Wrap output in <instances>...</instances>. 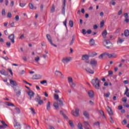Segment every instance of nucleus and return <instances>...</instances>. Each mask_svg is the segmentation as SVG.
Listing matches in <instances>:
<instances>
[{"mask_svg": "<svg viewBox=\"0 0 129 129\" xmlns=\"http://www.w3.org/2000/svg\"><path fill=\"white\" fill-rule=\"evenodd\" d=\"M6 45H7V46H8V47H11V42H7L6 43Z\"/></svg>", "mask_w": 129, "mask_h": 129, "instance_id": "774afa93", "label": "nucleus"}, {"mask_svg": "<svg viewBox=\"0 0 129 129\" xmlns=\"http://www.w3.org/2000/svg\"><path fill=\"white\" fill-rule=\"evenodd\" d=\"M19 6H20V7H21V8H24V7H25L26 4H24L23 3H20Z\"/></svg>", "mask_w": 129, "mask_h": 129, "instance_id": "680f3d73", "label": "nucleus"}, {"mask_svg": "<svg viewBox=\"0 0 129 129\" xmlns=\"http://www.w3.org/2000/svg\"><path fill=\"white\" fill-rule=\"evenodd\" d=\"M10 84H11L12 87L15 88L14 87L18 86V84L16 81H14L13 80H10Z\"/></svg>", "mask_w": 129, "mask_h": 129, "instance_id": "6e6552de", "label": "nucleus"}, {"mask_svg": "<svg viewBox=\"0 0 129 129\" xmlns=\"http://www.w3.org/2000/svg\"><path fill=\"white\" fill-rule=\"evenodd\" d=\"M124 36H125V37H128V36H129V30H125L124 31Z\"/></svg>", "mask_w": 129, "mask_h": 129, "instance_id": "c85d7f7f", "label": "nucleus"}, {"mask_svg": "<svg viewBox=\"0 0 129 129\" xmlns=\"http://www.w3.org/2000/svg\"><path fill=\"white\" fill-rule=\"evenodd\" d=\"M8 18H12V13L11 12H9L7 15Z\"/></svg>", "mask_w": 129, "mask_h": 129, "instance_id": "052dcab7", "label": "nucleus"}, {"mask_svg": "<svg viewBox=\"0 0 129 129\" xmlns=\"http://www.w3.org/2000/svg\"><path fill=\"white\" fill-rule=\"evenodd\" d=\"M107 56L109 58H111V53H109L108 52H105V55Z\"/></svg>", "mask_w": 129, "mask_h": 129, "instance_id": "37998d69", "label": "nucleus"}, {"mask_svg": "<svg viewBox=\"0 0 129 129\" xmlns=\"http://www.w3.org/2000/svg\"><path fill=\"white\" fill-rule=\"evenodd\" d=\"M99 112L101 115H102L103 118H105V115H104V112L102 110H100Z\"/></svg>", "mask_w": 129, "mask_h": 129, "instance_id": "473e14b6", "label": "nucleus"}, {"mask_svg": "<svg viewBox=\"0 0 129 129\" xmlns=\"http://www.w3.org/2000/svg\"><path fill=\"white\" fill-rule=\"evenodd\" d=\"M70 60H71V57H66V58H63L61 61L64 64H66V63H68V62H70Z\"/></svg>", "mask_w": 129, "mask_h": 129, "instance_id": "1a4fd4ad", "label": "nucleus"}, {"mask_svg": "<svg viewBox=\"0 0 129 129\" xmlns=\"http://www.w3.org/2000/svg\"><path fill=\"white\" fill-rule=\"evenodd\" d=\"M30 110H31V111L32 112V114L34 115L36 114V112H35V109H34L33 108H29Z\"/></svg>", "mask_w": 129, "mask_h": 129, "instance_id": "4c0bfd02", "label": "nucleus"}, {"mask_svg": "<svg viewBox=\"0 0 129 129\" xmlns=\"http://www.w3.org/2000/svg\"><path fill=\"white\" fill-rule=\"evenodd\" d=\"M123 42H124V39L119 37L118 38L117 44H122Z\"/></svg>", "mask_w": 129, "mask_h": 129, "instance_id": "4be33fe9", "label": "nucleus"}, {"mask_svg": "<svg viewBox=\"0 0 129 129\" xmlns=\"http://www.w3.org/2000/svg\"><path fill=\"white\" fill-rule=\"evenodd\" d=\"M104 56H105V52H104V53H102L101 54H100L98 56V58H99V59H102L103 58Z\"/></svg>", "mask_w": 129, "mask_h": 129, "instance_id": "f704fd0d", "label": "nucleus"}, {"mask_svg": "<svg viewBox=\"0 0 129 129\" xmlns=\"http://www.w3.org/2000/svg\"><path fill=\"white\" fill-rule=\"evenodd\" d=\"M109 120L111 123H114V121L113 120V119H112V117H110Z\"/></svg>", "mask_w": 129, "mask_h": 129, "instance_id": "8fccbe9b", "label": "nucleus"}, {"mask_svg": "<svg viewBox=\"0 0 129 129\" xmlns=\"http://www.w3.org/2000/svg\"><path fill=\"white\" fill-rule=\"evenodd\" d=\"M14 4L15 3H14V1H11V4H10V7H14Z\"/></svg>", "mask_w": 129, "mask_h": 129, "instance_id": "338daca9", "label": "nucleus"}, {"mask_svg": "<svg viewBox=\"0 0 129 129\" xmlns=\"http://www.w3.org/2000/svg\"><path fill=\"white\" fill-rule=\"evenodd\" d=\"M53 106L56 109H59V104L57 102H55L53 103Z\"/></svg>", "mask_w": 129, "mask_h": 129, "instance_id": "cd10ccee", "label": "nucleus"}, {"mask_svg": "<svg viewBox=\"0 0 129 129\" xmlns=\"http://www.w3.org/2000/svg\"><path fill=\"white\" fill-rule=\"evenodd\" d=\"M85 70L88 73H90V74H94V71L91 70V69L89 68H86Z\"/></svg>", "mask_w": 129, "mask_h": 129, "instance_id": "ddd939ff", "label": "nucleus"}, {"mask_svg": "<svg viewBox=\"0 0 129 129\" xmlns=\"http://www.w3.org/2000/svg\"><path fill=\"white\" fill-rule=\"evenodd\" d=\"M86 33H87V32H86V30H85V29H83L82 30V33L84 35H86Z\"/></svg>", "mask_w": 129, "mask_h": 129, "instance_id": "0e129e2a", "label": "nucleus"}, {"mask_svg": "<svg viewBox=\"0 0 129 129\" xmlns=\"http://www.w3.org/2000/svg\"><path fill=\"white\" fill-rule=\"evenodd\" d=\"M82 60L86 61V63H89V56L87 54H84L82 57Z\"/></svg>", "mask_w": 129, "mask_h": 129, "instance_id": "39448f33", "label": "nucleus"}, {"mask_svg": "<svg viewBox=\"0 0 129 129\" xmlns=\"http://www.w3.org/2000/svg\"><path fill=\"white\" fill-rule=\"evenodd\" d=\"M2 14V16H6V10L3 9Z\"/></svg>", "mask_w": 129, "mask_h": 129, "instance_id": "5fc2aeb1", "label": "nucleus"}, {"mask_svg": "<svg viewBox=\"0 0 129 129\" xmlns=\"http://www.w3.org/2000/svg\"><path fill=\"white\" fill-rule=\"evenodd\" d=\"M91 83L96 89H99L100 85L99 84V80H98V78H96L95 79L92 80Z\"/></svg>", "mask_w": 129, "mask_h": 129, "instance_id": "f257e3e1", "label": "nucleus"}, {"mask_svg": "<svg viewBox=\"0 0 129 129\" xmlns=\"http://www.w3.org/2000/svg\"><path fill=\"white\" fill-rule=\"evenodd\" d=\"M90 45L91 46H94V44H95V41H94V39H91L90 40Z\"/></svg>", "mask_w": 129, "mask_h": 129, "instance_id": "bb28decb", "label": "nucleus"}, {"mask_svg": "<svg viewBox=\"0 0 129 129\" xmlns=\"http://www.w3.org/2000/svg\"><path fill=\"white\" fill-rule=\"evenodd\" d=\"M10 27L11 28H15V22H12L10 24Z\"/></svg>", "mask_w": 129, "mask_h": 129, "instance_id": "13d9d810", "label": "nucleus"}, {"mask_svg": "<svg viewBox=\"0 0 129 129\" xmlns=\"http://www.w3.org/2000/svg\"><path fill=\"white\" fill-rule=\"evenodd\" d=\"M72 112L74 116H79V109L76 108L75 111L73 110Z\"/></svg>", "mask_w": 129, "mask_h": 129, "instance_id": "423d86ee", "label": "nucleus"}, {"mask_svg": "<svg viewBox=\"0 0 129 129\" xmlns=\"http://www.w3.org/2000/svg\"><path fill=\"white\" fill-rule=\"evenodd\" d=\"M55 75H62V73L60 71H56Z\"/></svg>", "mask_w": 129, "mask_h": 129, "instance_id": "79ce46f5", "label": "nucleus"}, {"mask_svg": "<svg viewBox=\"0 0 129 129\" xmlns=\"http://www.w3.org/2000/svg\"><path fill=\"white\" fill-rule=\"evenodd\" d=\"M104 26V21L102 20L100 23V28H103Z\"/></svg>", "mask_w": 129, "mask_h": 129, "instance_id": "c03bdc74", "label": "nucleus"}, {"mask_svg": "<svg viewBox=\"0 0 129 129\" xmlns=\"http://www.w3.org/2000/svg\"><path fill=\"white\" fill-rule=\"evenodd\" d=\"M50 12L51 13H54V12H55V7L54 6H52V7L51 9Z\"/></svg>", "mask_w": 129, "mask_h": 129, "instance_id": "de8ad7c7", "label": "nucleus"}, {"mask_svg": "<svg viewBox=\"0 0 129 129\" xmlns=\"http://www.w3.org/2000/svg\"><path fill=\"white\" fill-rule=\"evenodd\" d=\"M41 100V97H40V96H39V95H37V96L36 97V98L35 99V101H36V102H39L40 100Z\"/></svg>", "mask_w": 129, "mask_h": 129, "instance_id": "c756f323", "label": "nucleus"}, {"mask_svg": "<svg viewBox=\"0 0 129 129\" xmlns=\"http://www.w3.org/2000/svg\"><path fill=\"white\" fill-rule=\"evenodd\" d=\"M122 101H123V102H126V101H127V99L126 97L122 98Z\"/></svg>", "mask_w": 129, "mask_h": 129, "instance_id": "603ef678", "label": "nucleus"}, {"mask_svg": "<svg viewBox=\"0 0 129 129\" xmlns=\"http://www.w3.org/2000/svg\"><path fill=\"white\" fill-rule=\"evenodd\" d=\"M35 61H36V62H38V61H40V57L37 56L36 57H35Z\"/></svg>", "mask_w": 129, "mask_h": 129, "instance_id": "6e6d98bb", "label": "nucleus"}, {"mask_svg": "<svg viewBox=\"0 0 129 129\" xmlns=\"http://www.w3.org/2000/svg\"><path fill=\"white\" fill-rule=\"evenodd\" d=\"M29 7L30 10H37V7L34 6V5L32 3L29 4Z\"/></svg>", "mask_w": 129, "mask_h": 129, "instance_id": "aec40b11", "label": "nucleus"}, {"mask_svg": "<svg viewBox=\"0 0 129 129\" xmlns=\"http://www.w3.org/2000/svg\"><path fill=\"white\" fill-rule=\"evenodd\" d=\"M90 64L92 66L93 69H94L97 65V60L95 59H92L90 60Z\"/></svg>", "mask_w": 129, "mask_h": 129, "instance_id": "f03ea898", "label": "nucleus"}, {"mask_svg": "<svg viewBox=\"0 0 129 129\" xmlns=\"http://www.w3.org/2000/svg\"><path fill=\"white\" fill-rule=\"evenodd\" d=\"M8 38L14 44L15 43V34H12L8 36Z\"/></svg>", "mask_w": 129, "mask_h": 129, "instance_id": "0eeeda50", "label": "nucleus"}, {"mask_svg": "<svg viewBox=\"0 0 129 129\" xmlns=\"http://www.w3.org/2000/svg\"><path fill=\"white\" fill-rule=\"evenodd\" d=\"M107 112L108 113V114L110 115H113V113L112 112V110L111 109V108L109 106H107Z\"/></svg>", "mask_w": 129, "mask_h": 129, "instance_id": "f3484780", "label": "nucleus"}, {"mask_svg": "<svg viewBox=\"0 0 129 129\" xmlns=\"http://www.w3.org/2000/svg\"><path fill=\"white\" fill-rule=\"evenodd\" d=\"M69 123L71 127H74V124H73V121H72V120H69Z\"/></svg>", "mask_w": 129, "mask_h": 129, "instance_id": "c9c22d12", "label": "nucleus"}, {"mask_svg": "<svg viewBox=\"0 0 129 129\" xmlns=\"http://www.w3.org/2000/svg\"><path fill=\"white\" fill-rule=\"evenodd\" d=\"M51 109V102L48 101L46 103V110L49 111Z\"/></svg>", "mask_w": 129, "mask_h": 129, "instance_id": "dca6fc26", "label": "nucleus"}, {"mask_svg": "<svg viewBox=\"0 0 129 129\" xmlns=\"http://www.w3.org/2000/svg\"><path fill=\"white\" fill-rule=\"evenodd\" d=\"M1 74L2 75H5V76H7V75H9V74L8 73V72L6 71L5 70H2L0 71Z\"/></svg>", "mask_w": 129, "mask_h": 129, "instance_id": "a211bd4d", "label": "nucleus"}, {"mask_svg": "<svg viewBox=\"0 0 129 129\" xmlns=\"http://www.w3.org/2000/svg\"><path fill=\"white\" fill-rule=\"evenodd\" d=\"M29 97H30V99H32V97H34V95H35V93L32 91H29L27 92Z\"/></svg>", "mask_w": 129, "mask_h": 129, "instance_id": "f8f14e48", "label": "nucleus"}, {"mask_svg": "<svg viewBox=\"0 0 129 129\" xmlns=\"http://www.w3.org/2000/svg\"><path fill=\"white\" fill-rule=\"evenodd\" d=\"M14 20H16L17 21H19V20H20V17H19L18 15L16 16L15 17Z\"/></svg>", "mask_w": 129, "mask_h": 129, "instance_id": "4d7b16f0", "label": "nucleus"}, {"mask_svg": "<svg viewBox=\"0 0 129 129\" xmlns=\"http://www.w3.org/2000/svg\"><path fill=\"white\" fill-rule=\"evenodd\" d=\"M74 25V24L73 23V21L71 20L69 21V25H70V27H71V28H73Z\"/></svg>", "mask_w": 129, "mask_h": 129, "instance_id": "58836bf2", "label": "nucleus"}, {"mask_svg": "<svg viewBox=\"0 0 129 129\" xmlns=\"http://www.w3.org/2000/svg\"><path fill=\"white\" fill-rule=\"evenodd\" d=\"M7 105L8 106H13L15 107V105H14V104L11 103V102H7Z\"/></svg>", "mask_w": 129, "mask_h": 129, "instance_id": "a18cd8bd", "label": "nucleus"}, {"mask_svg": "<svg viewBox=\"0 0 129 129\" xmlns=\"http://www.w3.org/2000/svg\"><path fill=\"white\" fill-rule=\"evenodd\" d=\"M88 95L90 97H93V96H94V93L93 92V91H89L88 92Z\"/></svg>", "mask_w": 129, "mask_h": 129, "instance_id": "b1692460", "label": "nucleus"}, {"mask_svg": "<svg viewBox=\"0 0 129 129\" xmlns=\"http://www.w3.org/2000/svg\"><path fill=\"white\" fill-rule=\"evenodd\" d=\"M41 78H42V76L40 75H34L32 77V79L33 80L41 79Z\"/></svg>", "mask_w": 129, "mask_h": 129, "instance_id": "9b49d317", "label": "nucleus"}, {"mask_svg": "<svg viewBox=\"0 0 129 129\" xmlns=\"http://www.w3.org/2000/svg\"><path fill=\"white\" fill-rule=\"evenodd\" d=\"M78 127L79 129H83V126L81 123H79L78 124Z\"/></svg>", "mask_w": 129, "mask_h": 129, "instance_id": "e433bc0d", "label": "nucleus"}, {"mask_svg": "<svg viewBox=\"0 0 129 129\" xmlns=\"http://www.w3.org/2000/svg\"><path fill=\"white\" fill-rule=\"evenodd\" d=\"M84 124H85V126H89V122L85 121L84 122Z\"/></svg>", "mask_w": 129, "mask_h": 129, "instance_id": "864d4df0", "label": "nucleus"}, {"mask_svg": "<svg viewBox=\"0 0 129 129\" xmlns=\"http://www.w3.org/2000/svg\"><path fill=\"white\" fill-rule=\"evenodd\" d=\"M122 108H123V107L121 105H119L118 106V109H119V110H121Z\"/></svg>", "mask_w": 129, "mask_h": 129, "instance_id": "69168bd1", "label": "nucleus"}, {"mask_svg": "<svg viewBox=\"0 0 129 129\" xmlns=\"http://www.w3.org/2000/svg\"><path fill=\"white\" fill-rule=\"evenodd\" d=\"M97 55V53L96 52H92L91 53V57H95V56H96Z\"/></svg>", "mask_w": 129, "mask_h": 129, "instance_id": "a19ab883", "label": "nucleus"}, {"mask_svg": "<svg viewBox=\"0 0 129 129\" xmlns=\"http://www.w3.org/2000/svg\"><path fill=\"white\" fill-rule=\"evenodd\" d=\"M83 114L85 117L87 118H89V113H88V112L84 111L83 112Z\"/></svg>", "mask_w": 129, "mask_h": 129, "instance_id": "a878e982", "label": "nucleus"}, {"mask_svg": "<svg viewBox=\"0 0 129 129\" xmlns=\"http://www.w3.org/2000/svg\"><path fill=\"white\" fill-rule=\"evenodd\" d=\"M117 57V54L115 53H111V58H116Z\"/></svg>", "mask_w": 129, "mask_h": 129, "instance_id": "7c9ffc66", "label": "nucleus"}, {"mask_svg": "<svg viewBox=\"0 0 129 129\" xmlns=\"http://www.w3.org/2000/svg\"><path fill=\"white\" fill-rule=\"evenodd\" d=\"M63 25L65 26L66 28H67V19H66L65 21H63Z\"/></svg>", "mask_w": 129, "mask_h": 129, "instance_id": "3c124183", "label": "nucleus"}, {"mask_svg": "<svg viewBox=\"0 0 129 129\" xmlns=\"http://www.w3.org/2000/svg\"><path fill=\"white\" fill-rule=\"evenodd\" d=\"M102 35L103 36V38L104 39H105L106 38V35H107V31L104 30L102 32Z\"/></svg>", "mask_w": 129, "mask_h": 129, "instance_id": "5701e85b", "label": "nucleus"}, {"mask_svg": "<svg viewBox=\"0 0 129 129\" xmlns=\"http://www.w3.org/2000/svg\"><path fill=\"white\" fill-rule=\"evenodd\" d=\"M63 99H64L63 98H61L57 101H58V102H59V105H60V106H63V105H64V104L63 103Z\"/></svg>", "mask_w": 129, "mask_h": 129, "instance_id": "393cba45", "label": "nucleus"}, {"mask_svg": "<svg viewBox=\"0 0 129 129\" xmlns=\"http://www.w3.org/2000/svg\"><path fill=\"white\" fill-rule=\"evenodd\" d=\"M63 6L62 9V13L65 15V8H66V0H63Z\"/></svg>", "mask_w": 129, "mask_h": 129, "instance_id": "4468645a", "label": "nucleus"}, {"mask_svg": "<svg viewBox=\"0 0 129 129\" xmlns=\"http://www.w3.org/2000/svg\"><path fill=\"white\" fill-rule=\"evenodd\" d=\"M46 37L48 39V41L49 42L51 45H52V46H53L54 47H57V45L53 44V41H52V38H51V35H50V34H47Z\"/></svg>", "mask_w": 129, "mask_h": 129, "instance_id": "20e7f679", "label": "nucleus"}, {"mask_svg": "<svg viewBox=\"0 0 129 129\" xmlns=\"http://www.w3.org/2000/svg\"><path fill=\"white\" fill-rule=\"evenodd\" d=\"M109 95H110V93L108 92L106 94H104V96H105V97H106L107 98L109 97Z\"/></svg>", "mask_w": 129, "mask_h": 129, "instance_id": "09e8293b", "label": "nucleus"}, {"mask_svg": "<svg viewBox=\"0 0 129 129\" xmlns=\"http://www.w3.org/2000/svg\"><path fill=\"white\" fill-rule=\"evenodd\" d=\"M46 83H47L46 80H43V81L40 82L41 84H46Z\"/></svg>", "mask_w": 129, "mask_h": 129, "instance_id": "bf43d9fd", "label": "nucleus"}, {"mask_svg": "<svg viewBox=\"0 0 129 129\" xmlns=\"http://www.w3.org/2000/svg\"><path fill=\"white\" fill-rule=\"evenodd\" d=\"M54 98L57 101L59 100V95L57 94H54Z\"/></svg>", "mask_w": 129, "mask_h": 129, "instance_id": "2f4dec72", "label": "nucleus"}, {"mask_svg": "<svg viewBox=\"0 0 129 129\" xmlns=\"http://www.w3.org/2000/svg\"><path fill=\"white\" fill-rule=\"evenodd\" d=\"M104 43L107 49H110V47L112 46V44L110 43V41L109 40H105Z\"/></svg>", "mask_w": 129, "mask_h": 129, "instance_id": "7ed1b4c3", "label": "nucleus"}, {"mask_svg": "<svg viewBox=\"0 0 129 129\" xmlns=\"http://www.w3.org/2000/svg\"><path fill=\"white\" fill-rule=\"evenodd\" d=\"M124 17L125 18V19H127L128 18V13H124Z\"/></svg>", "mask_w": 129, "mask_h": 129, "instance_id": "e2e57ef3", "label": "nucleus"}, {"mask_svg": "<svg viewBox=\"0 0 129 129\" xmlns=\"http://www.w3.org/2000/svg\"><path fill=\"white\" fill-rule=\"evenodd\" d=\"M13 89H14V91H15V92H16L17 96H18L19 97V96H21V90L20 89L17 90L16 88H13Z\"/></svg>", "mask_w": 129, "mask_h": 129, "instance_id": "9d476101", "label": "nucleus"}, {"mask_svg": "<svg viewBox=\"0 0 129 129\" xmlns=\"http://www.w3.org/2000/svg\"><path fill=\"white\" fill-rule=\"evenodd\" d=\"M2 123L4 127L6 128L7 127H8V124L6 123V122L4 121H0Z\"/></svg>", "mask_w": 129, "mask_h": 129, "instance_id": "72a5a7b5", "label": "nucleus"}, {"mask_svg": "<svg viewBox=\"0 0 129 129\" xmlns=\"http://www.w3.org/2000/svg\"><path fill=\"white\" fill-rule=\"evenodd\" d=\"M69 83H73V79L71 77L68 78Z\"/></svg>", "mask_w": 129, "mask_h": 129, "instance_id": "ea45409f", "label": "nucleus"}, {"mask_svg": "<svg viewBox=\"0 0 129 129\" xmlns=\"http://www.w3.org/2000/svg\"><path fill=\"white\" fill-rule=\"evenodd\" d=\"M14 127L16 129H21L22 128V126H21V124L18 122H16V124H14Z\"/></svg>", "mask_w": 129, "mask_h": 129, "instance_id": "2eb2a0df", "label": "nucleus"}, {"mask_svg": "<svg viewBox=\"0 0 129 129\" xmlns=\"http://www.w3.org/2000/svg\"><path fill=\"white\" fill-rule=\"evenodd\" d=\"M38 103L39 105H42V104H44V101L41 99L38 102Z\"/></svg>", "mask_w": 129, "mask_h": 129, "instance_id": "49530a36", "label": "nucleus"}, {"mask_svg": "<svg viewBox=\"0 0 129 129\" xmlns=\"http://www.w3.org/2000/svg\"><path fill=\"white\" fill-rule=\"evenodd\" d=\"M21 113V110L19 108H15V113H13V115H15V114H19Z\"/></svg>", "mask_w": 129, "mask_h": 129, "instance_id": "6ab92c4d", "label": "nucleus"}, {"mask_svg": "<svg viewBox=\"0 0 129 129\" xmlns=\"http://www.w3.org/2000/svg\"><path fill=\"white\" fill-rule=\"evenodd\" d=\"M125 91L124 93V95H126L127 97H129V92H128V88L127 87H125Z\"/></svg>", "mask_w": 129, "mask_h": 129, "instance_id": "412c9836", "label": "nucleus"}]
</instances>
